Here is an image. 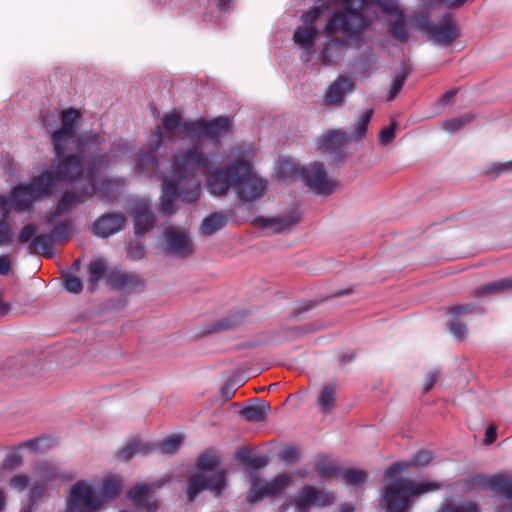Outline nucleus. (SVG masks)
<instances>
[{
	"instance_id": "obj_1",
	"label": "nucleus",
	"mask_w": 512,
	"mask_h": 512,
	"mask_svg": "<svg viewBox=\"0 0 512 512\" xmlns=\"http://www.w3.org/2000/svg\"><path fill=\"white\" fill-rule=\"evenodd\" d=\"M104 138L98 134L80 135L77 138L78 152H80L83 177L87 186L80 191L65 190L57 201L54 211L45 215V222L53 224L60 216L67 215L73 208L84 204L88 198H92L97 191L98 175L103 169L110 166V159L103 152Z\"/></svg>"
},
{
	"instance_id": "obj_62",
	"label": "nucleus",
	"mask_w": 512,
	"mask_h": 512,
	"mask_svg": "<svg viewBox=\"0 0 512 512\" xmlns=\"http://www.w3.org/2000/svg\"><path fill=\"white\" fill-rule=\"evenodd\" d=\"M22 464V457L18 453H12L9 455L5 462L4 468L6 469H14Z\"/></svg>"
},
{
	"instance_id": "obj_57",
	"label": "nucleus",
	"mask_w": 512,
	"mask_h": 512,
	"mask_svg": "<svg viewBox=\"0 0 512 512\" xmlns=\"http://www.w3.org/2000/svg\"><path fill=\"white\" fill-rule=\"evenodd\" d=\"M396 124L393 122L379 133V142L382 145L389 144L395 138Z\"/></svg>"
},
{
	"instance_id": "obj_10",
	"label": "nucleus",
	"mask_w": 512,
	"mask_h": 512,
	"mask_svg": "<svg viewBox=\"0 0 512 512\" xmlns=\"http://www.w3.org/2000/svg\"><path fill=\"white\" fill-rule=\"evenodd\" d=\"M291 482V476L285 473L278 474L271 481L260 482L252 480L247 494V501L251 504L263 500L266 496H275L285 490Z\"/></svg>"
},
{
	"instance_id": "obj_4",
	"label": "nucleus",
	"mask_w": 512,
	"mask_h": 512,
	"mask_svg": "<svg viewBox=\"0 0 512 512\" xmlns=\"http://www.w3.org/2000/svg\"><path fill=\"white\" fill-rule=\"evenodd\" d=\"M209 157L202 154L198 145H192L184 152L176 154L172 163V179L181 182L180 200L186 203H194L200 196V181L198 172L207 168Z\"/></svg>"
},
{
	"instance_id": "obj_13",
	"label": "nucleus",
	"mask_w": 512,
	"mask_h": 512,
	"mask_svg": "<svg viewBox=\"0 0 512 512\" xmlns=\"http://www.w3.org/2000/svg\"><path fill=\"white\" fill-rule=\"evenodd\" d=\"M423 29L441 45H448L460 37L458 26L449 13L444 14L438 24L425 20Z\"/></svg>"
},
{
	"instance_id": "obj_51",
	"label": "nucleus",
	"mask_w": 512,
	"mask_h": 512,
	"mask_svg": "<svg viewBox=\"0 0 512 512\" xmlns=\"http://www.w3.org/2000/svg\"><path fill=\"white\" fill-rule=\"evenodd\" d=\"M278 456L286 465L297 463L300 459L299 450L296 447H285Z\"/></svg>"
},
{
	"instance_id": "obj_52",
	"label": "nucleus",
	"mask_w": 512,
	"mask_h": 512,
	"mask_svg": "<svg viewBox=\"0 0 512 512\" xmlns=\"http://www.w3.org/2000/svg\"><path fill=\"white\" fill-rule=\"evenodd\" d=\"M12 236V231L9 224V217L3 214L0 219V246L7 245Z\"/></svg>"
},
{
	"instance_id": "obj_36",
	"label": "nucleus",
	"mask_w": 512,
	"mask_h": 512,
	"mask_svg": "<svg viewBox=\"0 0 512 512\" xmlns=\"http://www.w3.org/2000/svg\"><path fill=\"white\" fill-rule=\"evenodd\" d=\"M410 74L411 69H409L404 63H402L400 66V71L395 75L391 83L387 101H392L397 97Z\"/></svg>"
},
{
	"instance_id": "obj_44",
	"label": "nucleus",
	"mask_w": 512,
	"mask_h": 512,
	"mask_svg": "<svg viewBox=\"0 0 512 512\" xmlns=\"http://www.w3.org/2000/svg\"><path fill=\"white\" fill-rule=\"evenodd\" d=\"M511 288H512V276L499 279L495 282H492L488 285L478 288L476 290V295L482 296L489 292L503 291V290H507V289H511Z\"/></svg>"
},
{
	"instance_id": "obj_56",
	"label": "nucleus",
	"mask_w": 512,
	"mask_h": 512,
	"mask_svg": "<svg viewBox=\"0 0 512 512\" xmlns=\"http://www.w3.org/2000/svg\"><path fill=\"white\" fill-rule=\"evenodd\" d=\"M432 455L429 451L419 450L414 455L411 464L416 467H424L430 463Z\"/></svg>"
},
{
	"instance_id": "obj_32",
	"label": "nucleus",
	"mask_w": 512,
	"mask_h": 512,
	"mask_svg": "<svg viewBox=\"0 0 512 512\" xmlns=\"http://www.w3.org/2000/svg\"><path fill=\"white\" fill-rule=\"evenodd\" d=\"M106 263L102 258L94 257L88 265V284L90 290H94L101 278L106 274Z\"/></svg>"
},
{
	"instance_id": "obj_21",
	"label": "nucleus",
	"mask_w": 512,
	"mask_h": 512,
	"mask_svg": "<svg viewBox=\"0 0 512 512\" xmlns=\"http://www.w3.org/2000/svg\"><path fill=\"white\" fill-rule=\"evenodd\" d=\"M347 142L348 138L344 132L330 130L318 138L317 148L322 153L338 154Z\"/></svg>"
},
{
	"instance_id": "obj_40",
	"label": "nucleus",
	"mask_w": 512,
	"mask_h": 512,
	"mask_svg": "<svg viewBox=\"0 0 512 512\" xmlns=\"http://www.w3.org/2000/svg\"><path fill=\"white\" fill-rule=\"evenodd\" d=\"M367 475L363 470L342 469L339 473V480L348 485L360 487L366 482Z\"/></svg>"
},
{
	"instance_id": "obj_11",
	"label": "nucleus",
	"mask_w": 512,
	"mask_h": 512,
	"mask_svg": "<svg viewBox=\"0 0 512 512\" xmlns=\"http://www.w3.org/2000/svg\"><path fill=\"white\" fill-rule=\"evenodd\" d=\"M300 171L306 186L314 193L329 194L333 191L335 183L328 178L322 163H311L307 167L301 168Z\"/></svg>"
},
{
	"instance_id": "obj_38",
	"label": "nucleus",
	"mask_w": 512,
	"mask_h": 512,
	"mask_svg": "<svg viewBox=\"0 0 512 512\" xmlns=\"http://www.w3.org/2000/svg\"><path fill=\"white\" fill-rule=\"evenodd\" d=\"M158 168L157 158L151 152H145L140 155L137 162V169L141 174L152 176Z\"/></svg>"
},
{
	"instance_id": "obj_9",
	"label": "nucleus",
	"mask_w": 512,
	"mask_h": 512,
	"mask_svg": "<svg viewBox=\"0 0 512 512\" xmlns=\"http://www.w3.org/2000/svg\"><path fill=\"white\" fill-rule=\"evenodd\" d=\"M100 505L101 502L88 481H78L71 487L67 500L68 511L96 512Z\"/></svg>"
},
{
	"instance_id": "obj_31",
	"label": "nucleus",
	"mask_w": 512,
	"mask_h": 512,
	"mask_svg": "<svg viewBox=\"0 0 512 512\" xmlns=\"http://www.w3.org/2000/svg\"><path fill=\"white\" fill-rule=\"evenodd\" d=\"M270 412V405L268 402L261 401L258 405H252L241 410V415L248 422H262Z\"/></svg>"
},
{
	"instance_id": "obj_17",
	"label": "nucleus",
	"mask_w": 512,
	"mask_h": 512,
	"mask_svg": "<svg viewBox=\"0 0 512 512\" xmlns=\"http://www.w3.org/2000/svg\"><path fill=\"white\" fill-rule=\"evenodd\" d=\"M474 483L512 500V477L506 473H497L489 477L478 475L474 478Z\"/></svg>"
},
{
	"instance_id": "obj_14",
	"label": "nucleus",
	"mask_w": 512,
	"mask_h": 512,
	"mask_svg": "<svg viewBox=\"0 0 512 512\" xmlns=\"http://www.w3.org/2000/svg\"><path fill=\"white\" fill-rule=\"evenodd\" d=\"M164 250L167 254L176 257H187L193 252V245L190 238L182 231L172 227L164 231Z\"/></svg>"
},
{
	"instance_id": "obj_25",
	"label": "nucleus",
	"mask_w": 512,
	"mask_h": 512,
	"mask_svg": "<svg viewBox=\"0 0 512 512\" xmlns=\"http://www.w3.org/2000/svg\"><path fill=\"white\" fill-rule=\"evenodd\" d=\"M300 219V214L294 211L290 214L282 215L276 218H259L258 221L264 227H273L275 232L280 233L297 224Z\"/></svg>"
},
{
	"instance_id": "obj_23",
	"label": "nucleus",
	"mask_w": 512,
	"mask_h": 512,
	"mask_svg": "<svg viewBox=\"0 0 512 512\" xmlns=\"http://www.w3.org/2000/svg\"><path fill=\"white\" fill-rule=\"evenodd\" d=\"M133 217L136 233H144L153 229L155 217L145 201L136 202L133 208Z\"/></svg>"
},
{
	"instance_id": "obj_19",
	"label": "nucleus",
	"mask_w": 512,
	"mask_h": 512,
	"mask_svg": "<svg viewBox=\"0 0 512 512\" xmlns=\"http://www.w3.org/2000/svg\"><path fill=\"white\" fill-rule=\"evenodd\" d=\"M151 485L138 483L127 493L134 506L144 512H157L159 504L157 499L148 496Z\"/></svg>"
},
{
	"instance_id": "obj_26",
	"label": "nucleus",
	"mask_w": 512,
	"mask_h": 512,
	"mask_svg": "<svg viewBox=\"0 0 512 512\" xmlns=\"http://www.w3.org/2000/svg\"><path fill=\"white\" fill-rule=\"evenodd\" d=\"M75 134L58 128L55 130L51 135V142L53 145V150L56 155V160L59 161L63 157H66L67 155H64L66 150L68 149L69 144L74 141Z\"/></svg>"
},
{
	"instance_id": "obj_33",
	"label": "nucleus",
	"mask_w": 512,
	"mask_h": 512,
	"mask_svg": "<svg viewBox=\"0 0 512 512\" xmlns=\"http://www.w3.org/2000/svg\"><path fill=\"white\" fill-rule=\"evenodd\" d=\"M343 41L339 39H332L324 44L323 51L321 53V60L324 65H331L336 63L339 59L340 52L343 48Z\"/></svg>"
},
{
	"instance_id": "obj_2",
	"label": "nucleus",
	"mask_w": 512,
	"mask_h": 512,
	"mask_svg": "<svg viewBox=\"0 0 512 512\" xmlns=\"http://www.w3.org/2000/svg\"><path fill=\"white\" fill-rule=\"evenodd\" d=\"M206 187L215 196L227 195L230 188L240 201L252 203L260 199L267 189V181L253 173V165L245 157L210 171Z\"/></svg>"
},
{
	"instance_id": "obj_46",
	"label": "nucleus",
	"mask_w": 512,
	"mask_h": 512,
	"mask_svg": "<svg viewBox=\"0 0 512 512\" xmlns=\"http://www.w3.org/2000/svg\"><path fill=\"white\" fill-rule=\"evenodd\" d=\"M373 113H374V110L371 108V109L366 110L363 114H361L359 116L357 123H356V127H357L356 138H357V140H360L365 136L368 125L372 119Z\"/></svg>"
},
{
	"instance_id": "obj_18",
	"label": "nucleus",
	"mask_w": 512,
	"mask_h": 512,
	"mask_svg": "<svg viewBox=\"0 0 512 512\" xmlns=\"http://www.w3.org/2000/svg\"><path fill=\"white\" fill-rule=\"evenodd\" d=\"M106 279L107 284L117 290H133L144 283L136 273L126 272L120 268L112 269Z\"/></svg>"
},
{
	"instance_id": "obj_43",
	"label": "nucleus",
	"mask_w": 512,
	"mask_h": 512,
	"mask_svg": "<svg viewBox=\"0 0 512 512\" xmlns=\"http://www.w3.org/2000/svg\"><path fill=\"white\" fill-rule=\"evenodd\" d=\"M181 443L182 438L180 436L172 435L161 442L151 444V446L152 451L158 450L163 454H172L180 447Z\"/></svg>"
},
{
	"instance_id": "obj_39",
	"label": "nucleus",
	"mask_w": 512,
	"mask_h": 512,
	"mask_svg": "<svg viewBox=\"0 0 512 512\" xmlns=\"http://www.w3.org/2000/svg\"><path fill=\"white\" fill-rule=\"evenodd\" d=\"M397 17L389 24L388 32L396 39L406 42L408 40V32L403 13L399 10L394 13Z\"/></svg>"
},
{
	"instance_id": "obj_47",
	"label": "nucleus",
	"mask_w": 512,
	"mask_h": 512,
	"mask_svg": "<svg viewBox=\"0 0 512 512\" xmlns=\"http://www.w3.org/2000/svg\"><path fill=\"white\" fill-rule=\"evenodd\" d=\"M471 117L468 115L446 120L442 123V127L445 131L454 133L459 131L464 125L471 121Z\"/></svg>"
},
{
	"instance_id": "obj_5",
	"label": "nucleus",
	"mask_w": 512,
	"mask_h": 512,
	"mask_svg": "<svg viewBox=\"0 0 512 512\" xmlns=\"http://www.w3.org/2000/svg\"><path fill=\"white\" fill-rule=\"evenodd\" d=\"M83 179V167L80 152L53 161L51 170H44L34 175L28 183L34 194L40 199L50 197L58 184L65 181L74 184Z\"/></svg>"
},
{
	"instance_id": "obj_48",
	"label": "nucleus",
	"mask_w": 512,
	"mask_h": 512,
	"mask_svg": "<svg viewBox=\"0 0 512 512\" xmlns=\"http://www.w3.org/2000/svg\"><path fill=\"white\" fill-rule=\"evenodd\" d=\"M63 282L64 289L69 293L79 294L83 290L81 279L72 274L64 275Z\"/></svg>"
},
{
	"instance_id": "obj_3",
	"label": "nucleus",
	"mask_w": 512,
	"mask_h": 512,
	"mask_svg": "<svg viewBox=\"0 0 512 512\" xmlns=\"http://www.w3.org/2000/svg\"><path fill=\"white\" fill-rule=\"evenodd\" d=\"M406 462H396L386 469L384 479L390 481L385 484L381 495V505L384 512H408L411 499L426 492L441 489L438 482H415L404 477H397L408 470Z\"/></svg>"
},
{
	"instance_id": "obj_60",
	"label": "nucleus",
	"mask_w": 512,
	"mask_h": 512,
	"mask_svg": "<svg viewBox=\"0 0 512 512\" xmlns=\"http://www.w3.org/2000/svg\"><path fill=\"white\" fill-rule=\"evenodd\" d=\"M45 492H46V488L44 485H37V486L32 487L29 490V499L31 501L30 504H36L37 502L42 500L45 495Z\"/></svg>"
},
{
	"instance_id": "obj_64",
	"label": "nucleus",
	"mask_w": 512,
	"mask_h": 512,
	"mask_svg": "<svg viewBox=\"0 0 512 512\" xmlns=\"http://www.w3.org/2000/svg\"><path fill=\"white\" fill-rule=\"evenodd\" d=\"M128 254L131 259H141L145 254L144 247L141 244H136L135 246L129 248Z\"/></svg>"
},
{
	"instance_id": "obj_34",
	"label": "nucleus",
	"mask_w": 512,
	"mask_h": 512,
	"mask_svg": "<svg viewBox=\"0 0 512 512\" xmlns=\"http://www.w3.org/2000/svg\"><path fill=\"white\" fill-rule=\"evenodd\" d=\"M377 63V57L372 48L365 49L356 59V65L363 77H369Z\"/></svg>"
},
{
	"instance_id": "obj_63",
	"label": "nucleus",
	"mask_w": 512,
	"mask_h": 512,
	"mask_svg": "<svg viewBox=\"0 0 512 512\" xmlns=\"http://www.w3.org/2000/svg\"><path fill=\"white\" fill-rule=\"evenodd\" d=\"M376 2L384 13L393 14L399 12L393 0H376Z\"/></svg>"
},
{
	"instance_id": "obj_27",
	"label": "nucleus",
	"mask_w": 512,
	"mask_h": 512,
	"mask_svg": "<svg viewBox=\"0 0 512 512\" xmlns=\"http://www.w3.org/2000/svg\"><path fill=\"white\" fill-rule=\"evenodd\" d=\"M57 242L49 234L36 235L29 244V249L44 256L45 258H52L54 255V248Z\"/></svg>"
},
{
	"instance_id": "obj_22",
	"label": "nucleus",
	"mask_w": 512,
	"mask_h": 512,
	"mask_svg": "<svg viewBox=\"0 0 512 512\" xmlns=\"http://www.w3.org/2000/svg\"><path fill=\"white\" fill-rule=\"evenodd\" d=\"M10 198L13 208L18 212L31 208L33 203L39 200L28 184L16 185L10 193Z\"/></svg>"
},
{
	"instance_id": "obj_42",
	"label": "nucleus",
	"mask_w": 512,
	"mask_h": 512,
	"mask_svg": "<svg viewBox=\"0 0 512 512\" xmlns=\"http://www.w3.org/2000/svg\"><path fill=\"white\" fill-rule=\"evenodd\" d=\"M81 115L78 110L74 108H68L62 111L61 114V127L60 129L69 131L76 135L77 132V122L79 121Z\"/></svg>"
},
{
	"instance_id": "obj_45",
	"label": "nucleus",
	"mask_w": 512,
	"mask_h": 512,
	"mask_svg": "<svg viewBox=\"0 0 512 512\" xmlns=\"http://www.w3.org/2000/svg\"><path fill=\"white\" fill-rule=\"evenodd\" d=\"M242 462L251 469H260L268 464V459L264 456L250 455L247 452H239Z\"/></svg>"
},
{
	"instance_id": "obj_54",
	"label": "nucleus",
	"mask_w": 512,
	"mask_h": 512,
	"mask_svg": "<svg viewBox=\"0 0 512 512\" xmlns=\"http://www.w3.org/2000/svg\"><path fill=\"white\" fill-rule=\"evenodd\" d=\"M317 470L321 478H329L335 476L339 480V473L342 469L331 463H322L318 465Z\"/></svg>"
},
{
	"instance_id": "obj_50",
	"label": "nucleus",
	"mask_w": 512,
	"mask_h": 512,
	"mask_svg": "<svg viewBox=\"0 0 512 512\" xmlns=\"http://www.w3.org/2000/svg\"><path fill=\"white\" fill-rule=\"evenodd\" d=\"M103 494L109 498H113L120 492L121 481L116 477H110L103 482Z\"/></svg>"
},
{
	"instance_id": "obj_59",
	"label": "nucleus",
	"mask_w": 512,
	"mask_h": 512,
	"mask_svg": "<svg viewBox=\"0 0 512 512\" xmlns=\"http://www.w3.org/2000/svg\"><path fill=\"white\" fill-rule=\"evenodd\" d=\"M30 482V478L27 475L20 474L15 475L10 479V485L18 491H23Z\"/></svg>"
},
{
	"instance_id": "obj_20",
	"label": "nucleus",
	"mask_w": 512,
	"mask_h": 512,
	"mask_svg": "<svg viewBox=\"0 0 512 512\" xmlns=\"http://www.w3.org/2000/svg\"><path fill=\"white\" fill-rule=\"evenodd\" d=\"M181 182L175 179L165 177L162 185V195L159 204V209L165 216H171L175 213L174 200L178 195H181Z\"/></svg>"
},
{
	"instance_id": "obj_7",
	"label": "nucleus",
	"mask_w": 512,
	"mask_h": 512,
	"mask_svg": "<svg viewBox=\"0 0 512 512\" xmlns=\"http://www.w3.org/2000/svg\"><path fill=\"white\" fill-rule=\"evenodd\" d=\"M339 2L341 9L331 14L325 31L328 34L340 33L346 39L361 42L369 25L362 13L367 0H339Z\"/></svg>"
},
{
	"instance_id": "obj_24",
	"label": "nucleus",
	"mask_w": 512,
	"mask_h": 512,
	"mask_svg": "<svg viewBox=\"0 0 512 512\" xmlns=\"http://www.w3.org/2000/svg\"><path fill=\"white\" fill-rule=\"evenodd\" d=\"M125 186L126 180L123 177H105L101 180L96 193L102 199L113 201L119 198Z\"/></svg>"
},
{
	"instance_id": "obj_30",
	"label": "nucleus",
	"mask_w": 512,
	"mask_h": 512,
	"mask_svg": "<svg viewBox=\"0 0 512 512\" xmlns=\"http://www.w3.org/2000/svg\"><path fill=\"white\" fill-rule=\"evenodd\" d=\"M227 217L222 213H213L203 219L200 226V233L204 236H210L224 228Z\"/></svg>"
},
{
	"instance_id": "obj_15",
	"label": "nucleus",
	"mask_w": 512,
	"mask_h": 512,
	"mask_svg": "<svg viewBox=\"0 0 512 512\" xmlns=\"http://www.w3.org/2000/svg\"><path fill=\"white\" fill-rule=\"evenodd\" d=\"M126 216L121 213H106L92 224V233L101 238H107L125 227Z\"/></svg>"
},
{
	"instance_id": "obj_12",
	"label": "nucleus",
	"mask_w": 512,
	"mask_h": 512,
	"mask_svg": "<svg viewBox=\"0 0 512 512\" xmlns=\"http://www.w3.org/2000/svg\"><path fill=\"white\" fill-rule=\"evenodd\" d=\"M334 496L312 485H304L294 498L293 504L298 512H307L312 506L325 507L332 504Z\"/></svg>"
},
{
	"instance_id": "obj_41",
	"label": "nucleus",
	"mask_w": 512,
	"mask_h": 512,
	"mask_svg": "<svg viewBox=\"0 0 512 512\" xmlns=\"http://www.w3.org/2000/svg\"><path fill=\"white\" fill-rule=\"evenodd\" d=\"M53 228L50 231V234L58 242H67L71 239L73 235L72 222L70 221H62L59 223H53Z\"/></svg>"
},
{
	"instance_id": "obj_28",
	"label": "nucleus",
	"mask_w": 512,
	"mask_h": 512,
	"mask_svg": "<svg viewBox=\"0 0 512 512\" xmlns=\"http://www.w3.org/2000/svg\"><path fill=\"white\" fill-rule=\"evenodd\" d=\"M152 452V446L149 443H143L140 438L136 437L126 446L118 451V457L124 461H129L135 454L148 455Z\"/></svg>"
},
{
	"instance_id": "obj_58",
	"label": "nucleus",
	"mask_w": 512,
	"mask_h": 512,
	"mask_svg": "<svg viewBox=\"0 0 512 512\" xmlns=\"http://www.w3.org/2000/svg\"><path fill=\"white\" fill-rule=\"evenodd\" d=\"M323 12L322 7H313L311 8L304 16V22L306 26L315 27L316 21L320 18Z\"/></svg>"
},
{
	"instance_id": "obj_6",
	"label": "nucleus",
	"mask_w": 512,
	"mask_h": 512,
	"mask_svg": "<svg viewBox=\"0 0 512 512\" xmlns=\"http://www.w3.org/2000/svg\"><path fill=\"white\" fill-rule=\"evenodd\" d=\"M221 459L211 453H203L197 457L196 470L187 478L186 494L188 502H193L204 490L211 491L215 497H219L226 488V471L219 469L213 474Z\"/></svg>"
},
{
	"instance_id": "obj_37",
	"label": "nucleus",
	"mask_w": 512,
	"mask_h": 512,
	"mask_svg": "<svg viewBox=\"0 0 512 512\" xmlns=\"http://www.w3.org/2000/svg\"><path fill=\"white\" fill-rule=\"evenodd\" d=\"M317 30L312 26H300L293 35L294 42L302 47L312 46L316 40Z\"/></svg>"
},
{
	"instance_id": "obj_53",
	"label": "nucleus",
	"mask_w": 512,
	"mask_h": 512,
	"mask_svg": "<svg viewBox=\"0 0 512 512\" xmlns=\"http://www.w3.org/2000/svg\"><path fill=\"white\" fill-rule=\"evenodd\" d=\"M163 126L166 131L173 132L176 128L181 125V116L178 113H170L165 115L162 119ZM183 129V127H181Z\"/></svg>"
},
{
	"instance_id": "obj_8",
	"label": "nucleus",
	"mask_w": 512,
	"mask_h": 512,
	"mask_svg": "<svg viewBox=\"0 0 512 512\" xmlns=\"http://www.w3.org/2000/svg\"><path fill=\"white\" fill-rule=\"evenodd\" d=\"M182 127L191 138L204 135L215 144L231 134V121L227 116H218L212 120H190L184 122Z\"/></svg>"
},
{
	"instance_id": "obj_49",
	"label": "nucleus",
	"mask_w": 512,
	"mask_h": 512,
	"mask_svg": "<svg viewBox=\"0 0 512 512\" xmlns=\"http://www.w3.org/2000/svg\"><path fill=\"white\" fill-rule=\"evenodd\" d=\"M449 313L455 317L460 316L461 314H471V313H484V309L478 306L476 303H467L463 305H458L450 308Z\"/></svg>"
},
{
	"instance_id": "obj_35",
	"label": "nucleus",
	"mask_w": 512,
	"mask_h": 512,
	"mask_svg": "<svg viewBox=\"0 0 512 512\" xmlns=\"http://www.w3.org/2000/svg\"><path fill=\"white\" fill-rule=\"evenodd\" d=\"M437 512H479L478 504L472 500L449 501L440 505Z\"/></svg>"
},
{
	"instance_id": "obj_61",
	"label": "nucleus",
	"mask_w": 512,
	"mask_h": 512,
	"mask_svg": "<svg viewBox=\"0 0 512 512\" xmlns=\"http://www.w3.org/2000/svg\"><path fill=\"white\" fill-rule=\"evenodd\" d=\"M449 331L457 339H463L466 334V326L462 323L452 321L449 324Z\"/></svg>"
},
{
	"instance_id": "obj_29",
	"label": "nucleus",
	"mask_w": 512,
	"mask_h": 512,
	"mask_svg": "<svg viewBox=\"0 0 512 512\" xmlns=\"http://www.w3.org/2000/svg\"><path fill=\"white\" fill-rule=\"evenodd\" d=\"M336 395V383H328L322 388L318 398V405L321 412L330 413L335 408Z\"/></svg>"
},
{
	"instance_id": "obj_16",
	"label": "nucleus",
	"mask_w": 512,
	"mask_h": 512,
	"mask_svg": "<svg viewBox=\"0 0 512 512\" xmlns=\"http://www.w3.org/2000/svg\"><path fill=\"white\" fill-rule=\"evenodd\" d=\"M355 90L354 83L346 76L339 75L328 87L324 94L323 104L327 106H342L346 96Z\"/></svg>"
},
{
	"instance_id": "obj_55",
	"label": "nucleus",
	"mask_w": 512,
	"mask_h": 512,
	"mask_svg": "<svg viewBox=\"0 0 512 512\" xmlns=\"http://www.w3.org/2000/svg\"><path fill=\"white\" fill-rule=\"evenodd\" d=\"M36 227L33 223L26 224L18 235V242L20 244H26L36 236Z\"/></svg>"
}]
</instances>
